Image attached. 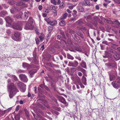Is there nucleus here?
I'll return each mask as SVG.
<instances>
[{"instance_id":"obj_53","label":"nucleus","mask_w":120,"mask_h":120,"mask_svg":"<svg viewBox=\"0 0 120 120\" xmlns=\"http://www.w3.org/2000/svg\"><path fill=\"white\" fill-rule=\"evenodd\" d=\"M79 85L81 88H84L85 86L82 83L80 82L79 83Z\"/></svg>"},{"instance_id":"obj_48","label":"nucleus","mask_w":120,"mask_h":120,"mask_svg":"<svg viewBox=\"0 0 120 120\" xmlns=\"http://www.w3.org/2000/svg\"><path fill=\"white\" fill-rule=\"evenodd\" d=\"M116 3L118 4H120V0H113Z\"/></svg>"},{"instance_id":"obj_30","label":"nucleus","mask_w":120,"mask_h":120,"mask_svg":"<svg viewBox=\"0 0 120 120\" xmlns=\"http://www.w3.org/2000/svg\"><path fill=\"white\" fill-rule=\"evenodd\" d=\"M76 22L77 23L78 25H80L82 24L83 23V22L82 21L81 19H80L77 21Z\"/></svg>"},{"instance_id":"obj_28","label":"nucleus","mask_w":120,"mask_h":120,"mask_svg":"<svg viewBox=\"0 0 120 120\" xmlns=\"http://www.w3.org/2000/svg\"><path fill=\"white\" fill-rule=\"evenodd\" d=\"M68 14L66 13H65L63 15V16L60 18V19H66L67 16Z\"/></svg>"},{"instance_id":"obj_13","label":"nucleus","mask_w":120,"mask_h":120,"mask_svg":"<svg viewBox=\"0 0 120 120\" xmlns=\"http://www.w3.org/2000/svg\"><path fill=\"white\" fill-rule=\"evenodd\" d=\"M59 99L60 101L62 103L64 104H65V105L66 106H67L68 105V104L67 103L63 97H59Z\"/></svg>"},{"instance_id":"obj_23","label":"nucleus","mask_w":120,"mask_h":120,"mask_svg":"<svg viewBox=\"0 0 120 120\" xmlns=\"http://www.w3.org/2000/svg\"><path fill=\"white\" fill-rule=\"evenodd\" d=\"M77 10L79 12H83L84 11V8L82 6H79L77 8Z\"/></svg>"},{"instance_id":"obj_54","label":"nucleus","mask_w":120,"mask_h":120,"mask_svg":"<svg viewBox=\"0 0 120 120\" xmlns=\"http://www.w3.org/2000/svg\"><path fill=\"white\" fill-rule=\"evenodd\" d=\"M76 79L77 80L78 82L79 83H80V79L77 76L76 78Z\"/></svg>"},{"instance_id":"obj_56","label":"nucleus","mask_w":120,"mask_h":120,"mask_svg":"<svg viewBox=\"0 0 120 120\" xmlns=\"http://www.w3.org/2000/svg\"><path fill=\"white\" fill-rule=\"evenodd\" d=\"M77 68L78 69V70L79 71H81L82 69V68H81L79 66H78L77 67Z\"/></svg>"},{"instance_id":"obj_51","label":"nucleus","mask_w":120,"mask_h":120,"mask_svg":"<svg viewBox=\"0 0 120 120\" xmlns=\"http://www.w3.org/2000/svg\"><path fill=\"white\" fill-rule=\"evenodd\" d=\"M21 15L19 14H18L16 15V18L18 19L21 18Z\"/></svg>"},{"instance_id":"obj_43","label":"nucleus","mask_w":120,"mask_h":120,"mask_svg":"<svg viewBox=\"0 0 120 120\" xmlns=\"http://www.w3.org/2000/svg\"><path fill=\"white\" fill-rule=\"evenodd\" d=\"M49 8H47L45 9L44 10V12L47 13H48L49 12Z\"/></svg>"},{"instance_id":"obj_21","label":"nucleus","mask_w":120,"mask_h":120,"mask_svg":"<svg viewBox=\"0 0 120 120\" xmlns=\"http://www.w3.org/2000/svg\"><path fill=\"white\" fill-rule=\"evenodd\" d=\"M37 70L36 69H34L30 71L29 72L31 77H32L33 75L35 73Z\"/></svg>"},{"instance_id":"obj_15","label":"nucleus","mask_w":120,"mask_h":120,"mask_svg":"<svg viewBox=\"0 0 120 120\" xmlns=\"http://www.w3.org/2000/svg\"><path fill=\"white\" fill-rule=\"evenodd\" d=\"M57 24V21L55 20H53L52 21H51L49 24L52 26H55Z\"/></svg>"},{"instance_id":"obj_49","label":"nucleus","mask_w":120,"mask_h":120,"mask_svg":"<svg viewBox=\"0 0 120 120\" xmlns=\"http://www.w3.org/2000/svg\"><path fill=\"white\" fill-rule=\"evenodd\" d=\"M53 15L54 16H56L57 15V12L56 11H54L53 12Z\"/></svg>"},{"instance_id":"obj_63","label":"nucleus","mask_w":120,"mask_h":120,"mask_svg":"<svg viewBox=\"0 0 120 120\" xmlns=\"http://www.w3.org/2000/svg\"><path fill=\"white\" fill-rule=\"evenodd\" d=\"M3 22L2 19L0 18V24L2 25L3 24Z\"/></svg>"},{"instance_id":"obj_31","label":"nucleus","mask_w":120,"mask_h":120,"mask_svg":"<svg viewBox=\"0 0 120 120\" xmlns=\"http://www.w3.org/2000/svg\"><path fill=\"white\" fill-rule=\"evenodd\" d=\"M67 58L68 59L72 60H73L74 59V57L69 54H68L67 55Z\"/></svg>"},{"instance_id":"obj_8","label":"nucleus","mask_w":120,"mask_h":120,"mask_svg":"<svg viewBox=\"0 0 120 120\" xmlns=\"http://www.w3.org/2000/svg\"><path fill=\"white\" fill-rule=\"evenodd\" d=\"M7 23L6 26L7 27H10L11 25V23L12 22V20L9 16H8L5 18Z\"/></svg>"},{"instance_id":"obj_24","label":"nucleus","mask_w":120,"mask_h":120,"mask_svg":"<svg viewBox=\"0 0 120 120\" xmlns=\"http://www.w3.org/2000/svg\"><path fill=\"white\" fill-rule=\"evenodd\" d=\"M65 22L64 20H62L59 23V25L61 26H64L65 25Z\"/></svg>"},{"instance_id":"obj_41","label":"nucleus","mask_w":120,"mask_h":120,"mask_svg":"<svg viewBox=\"0 0 120 120\" xmlns=\"http://www.w3.org/2000/svg\"><path fill=\"white\" fill-rule=\"evenodd\" d=\"M51 2L54 5H56V0H51Z\"/></svg>"},{"instance_id":"obj_26","label":"nucleus","mask_w":120,"mask_h":120,"mask_svg":"<svg viewBox=\"0 0 120 120\" xmlns=\"http://www.w3.org/2000/svg\"><path fill=\"white\" fill-rule=\"evenodd\" d=\"M7 14L6 11H2L0 12V16H2Z\"/></svg>"},{"instance_id":"obj_47","label":"nucleus","mask_w":120,"mask_h":120,"mask_svg":"<svg viewBox=\"0 0 120 120\" xmlns=\"http://www.w3.org/2000/svg\"><path fill=\"white\" fill-rule=\"evenodd\" d=\"M76 70V68H72L71 69V72H75Z\"/></svg>"},{"instance_id":"obj_2","label":"nucleus","mask_w":120,"mask_h":120,"mask_svg":"<svg viewBox=\"0 0 120 120\" xmlns=\"http://www.w3.org/2000/svg\"><path fill=\"white\" fill-rule=\"evenodd\" d=\"M17 85L20 88V90L24 92L26 90V85L22 82L18 81L16 82Z\"/></svg>"},{"instance_id":"obj_50","label":"nucleus","mask_w":120,"mask_h":120,"mask_svg":"<svg viewBox=\"0 0 120 120\" xmlns=\"http://www.w3.org/2000/svg\"><path fill=\"white\" fill-rule=\"evenodd\" d=\"M52 30V28L51 27H48V30L49 32H51Z\"/></svg>"},{"instance_id":"obj_6","label":"nucleus","mask_w":120,"mask_h":120,"mask_svg":"<svg viewBox=\"0 0 120 120\" xmlns=\"http://www.w3.org/2000/svg\"><path fill=\"white\" fill-rule=\"evenodd\" d=\"M22 65L24 68H27L28 69L32 68H37L38 69L39 68V67L38 66H36L33 65H30L28 64L25 63H23Z\"/></svg>"},{"instance_id":"obj_52","label":"nucleus","mask_w":120,"mask_h":120,"mask_svg":"<svg viewBox=\"0 0 120 120\" xmlns=\"http://www.w3.org/2000/svg\"><path fill=\"white\" fill-rule=\"evenodd\" d=\"M61 1L60 0H57V2L56 1V5L57 4L59 5L61 3Z\"/></svg>"},{"instance_id":"obj_29","label":"nucleus","mask_w":120,"mask_h":120,"mask_svg":"<svg viewBox=\"0 0 120 120\" xmlns=\"http://www.w3.org/2000/svg\"><path fill=\"white\" fill-rule=\"evenodd\" d=\"M24 18L25 19H26L28 18V13L26 12H25L24 13Z\"/></svg>"},{"instance_id":"obj_57","label":"nucleus","mask_w":120,"mask_h":120,"mask_svg":"<svg viewBox=\"0 0 120 120\" xmlns=\"http://www.w3.org/2000/svg\"><path fill=\"white\" fill-rule=\"evenodd\" d=\"M42 5H40L38 6V9L40 10H41L42 9Z\"/></svg>"},{"instance_id":"obj_42","label":"nucleus","mask_w":120,"mask_h":120,"mask_svg":"<svg viewBox=\"0 0 120 120\" xmlns=\"http://www.w3.org/2000/svg\"><path fill=\"white\" fill-rule=\"evenodd\" d=\"M6 32L8 35L10 34L11 33V31L10 29L7 30Z\"/></svg>"},{"instance_id":"obj_3","label":"nucleus","mask_w":120,"mask_h":120,"mask_svg":"<svg viewBox=\"0 0 120 120\" xmlns=\"http://www.w3.org/2000/svg\"><path fill=\"white\" fill-rule=\"evenodd\" d=\"M33 21H30L27 22L25 25L24 29L26 30H32L34 28L33 25Z\"/></svg>"},{"instance_id":"obj_34","label":"nucleus","mask_w":120,"mask_h":120,"mask_svg":"<svg viewBox=\"0 0 120 120\" xmlns=\"http://www.w3.org/2000/svg\"><path fill=\"white\" fill-rule=\"evenodd\" d=\"M12 77L15 81H17L18 80V78L15 75H12Z\"/></svg>"},{"instance_id":"obj_27","label":"nucleus","mask_w":120,"mask_h":120,"mask_svg":"<svg viewBox=\"0 0 120 120\" xmlns=\"http://www.w3.org/2000/svg\"><path fill=\"white\" fill-rule=\"evenodd\" d=\"M76 34L80 36L83 39L84 38V36L82 33L81 32H78L76 33Z\"/></svg>"},{"instance_id":"obj_7","label":"nucleus","mask_w":120,"mask_h":120,"mask_svg":"<svg viewBox=\"0 0 120 120\" xmlns=\"http://www.w3.org/2000/svg\"><path fill=\"white\" fill-rule=\"evenodd\" d=\"M112 84L114 88H118L120 86V77H118L114 82H112Z\"/></svg>"},{"instance_id":"obj_9","label":"nucleus","mask_w":120,"mask_h":120,"mask_svg":"<svg viewBox=\"0 0 120 120\" xmlns=\"http://www.w3.org/2000/svg\"><path fill=\"white\" fill-rule=\"evenodd\" d=\"M105 65L108 68H113L117 66L116 63L115 62H109L105 64Z\"/></svg>"},{"instance_id":"obj_58","label":"nucleus","mask_w":120,"mask_h":120,"mask_svg":"<svg viewBox=\"0 0 120 120\" xmlns=\"http://www.w3.org/2000/svg\"><path fill=\"white\" fill-rule=\"evenodd\" d=\"M78 75L79 76H81L82 75V74L81 72H78Z\"/></svg>"},{"instance_id":"obj_22","label":"nucleus","mask_w":120,"mask_h":120,"mask_svg":"<svg viewBox=\"0 0 120 120\" xmlns=\"http://www.w3.org/2000/svg\"><path fill=\"white\" fill-rule=\"evenodd\" d=\"M83 4H84L85 6H90V4L89 1L86 0H84L83 1Z\"/></svg>"},{"instance_id":"obj_12","label":"nucleus","mask_w":120,"mask_h":120,"mask_svg":"<svg viewBox=\"0 0 120 120\" xmlns=\"http://www.w3.org/2000/svg\"><path fill=\"white\" fill-rule=\"evenodd\" d=\"M117 74L116 71H115L114 74H112L110 76V81H112L117 76Z\"/></svg>"},{"instance_id":"obj_33","label":"nucleus","mask_w":120,"mask_h":120,"mask_svg":"<svg viewBox=\"0 0 120 120\" xmlns=\"http://www.w3.org/2000/svg\"><path fill=\"white\" fill-rule=\"evenodd\" d=\"M45 20L49 24L51 21L48 18H46L45 19Z\"/></svg>"},{"instance_id":"obj_62","label":"nucleus","mask_w":120,"mask_h":120,"mask_svg":"<svg viewBox=\"0 0 120 120\" xmlns=\"http://www.w3.org/2000/svg\"><path fill=\"white\" fill-rule=\"evenodd\" d=\"M75 58L76 59H78L79 61H81V58L79 57H76Z\"/></svg>"},{"instance_id":"obj_1","label":"nucleus","mask_w":120,"mask_h":120,"mask_svg":"<svg viewBox=\"0 0 120 120\" xmlns=\"http://www.w3.org/2000/svg\"><path fill=\"white\" fill-rule=\"evenodd\" d=\"M7 86L9 97L11 98L18 91L13 83H8Z\"/></svg>"},{"instance_id":"obj_64","label":"nucleus","mask_w":120,"mask_h":120,"mask_svg":"<svg viewBox=\"0 0 120 120\" xmlns=\"http://www.w3.org/2000/svg\"><path fill=\"white\" fill-rule=\"evenodd\" d=\"M57 38L58 39H60L61 38V35H58L57 36Z\"/></svg>"},{"instance_id":"obj_4","label":"nucleus","mask_w":120,"mask_h":120,"mask_svg":"<svg viewBox=\"0 0 120 120\" xmlns=\"http://www.w3.org/2000/svg\"><path fill=\"white\" fill-rule=\"evenodd\" d=\"M12 38L14 41H19L21 38L20 33L18 32H15L14 35L12 36Z\"/></svg>"},{"instance_id":"obj_25","label":"nucleus","mask_w":120,"mask_h":120,"mask_svg":"<svg viewBox=\"0 0 120 120\" xmlns=\"http://www.w3.org/2000/svg\"><path fill=\"white\" fill-rule=\"evenodd\" d=\"M82 80L83 84L84 85H86V78L84 76H83L82 77Z\"/></svg>"},{"instance_id":"obj_40","label":"nucleus","mask_w":120,"mask_h":120,"mask_svg":"<svg viewBox=\"0 0 120 120\" xmlns=\"http://www.w3.org/2000/svg\"><path fill=\"white\" fill-rule=\"evenodd\" d=\"M76 20V18L75 17L74 18H71L70 19V21L73 22L74 21Z\"/></svg>"},{"instance_id":"obj_10","label":"nucleus","mask_w":120,"mask_h":120,"mask_svg":"<svg viewBox=\"0 0 120 120\" xmlns=\"http://www.w3.org/2000/svg\"><path fill=\"white\" fill-rule=\"evenodd\" d=\"M19 77L20 79L23 82H26L28 81L26 76L24 74H20L19 75Z\"/></svg>"},{"instance_id":"obj_20","label":"nucleus","mask_w":120,"mask_h":120,"mask_svg":"<svg viewBox=\"0 0 120 120\" xmlns=\"http://www.w3.org/2000/svg\"><path fill=\"white\" fill-rule=\"evenodd\" d=\"M34 53H35V52H34L33 53V56L34 57V58L32 62L33 63L34 62L35 64H37L38 61L36 58V56L35 54H34Z\"/></svg>"},{"instance_id":"obj_35","label":"nucleus","mask_w":120,"mask_h":120,"mask_svg":"<svg viewBox=\"0 0 120 120\" xmlns=\"http://www.w3.org/2000/svg\"><path fill=\"white\" fill-rule=\"evenodd\" d=\"M51 35V34L49 32V33L48 34L47 37L46 38V40H47V41H48L49 40V38L50 37Z\"/></svg>"},{"instance_id":"obj_19","label":"nucleus","mask_w":120,"mask_h":120,"mask_svg":"<svg viewBox=\"0 0 120 120\" xmlns=\"http://www.w3.org/2000/svg\"><path fill=\"white\" fill-rule=\"evenodd\" d=\"M10 11L11 13L13 14L18 11V10L16 9V8H13L10 9Z\"/></svg>"},{"instance_id":"obj_37","label":"nucleus","mask_w":120,"mask_h":120,"mask_svg":"<svg viewBox=\"0 0 120 120\" xmlns=\"http://www.w3.org/2000/svg\"><path fill=\"white\" fill-rule=\"evenodd\" d=\"M19 115H17L15 117V120H19Z\"/></svg>"},{"instance_id":"obj_59","label":"nucleus","mask_w":120,"mask_h":120,"mask_svg":"<svg viewBox=\"0 0 120 120\" xmlns=\"http://www.w3.org/2000/svg\"><path fill=\"white\" fill-rule=\"evenodd\" d=\"M44 88L47 90L48 91L49 90V89L46 86H45Z\"/></svg>"},{"instance_id":"obj_17","label":"nucleus","mask_w":120,"mask_h":120,"mask_svg":"<svg viewBox=\"0 0 120 120\" xmlns=\"http://www.w3.org/2000/svg\"><path fill=\"white\" fill-rule=\"evenodd\" d=\"M80 65L83 68H86V63L83 60H82V62L80 64Z\"/></svg>"},{"instance_id":"obj_45","label":"nucleus","mask_w":120,"mask_h":120,"mask_svg":"<svg viewBox=\"0 0 120 120\" xmlns=\"http://www.w3.org/2000/svg\"><path fill=\"white\" fill-rule=\"evenodd\" d=\"M39 38L40 39V40L42 41L44 39V37L43 36H42L40 35L39 37Z\"/></svg>"},{"instance_id":"obj_60","label":"nucleus","mask_w":120,"mask_h":120,"mask_svg":"<svg viewBox=\"0 0 120 120\" xmlns=\"http://www.w3.org/2000/svg\"><path fill=\"white\" fill-rule=\"evenodd\" d=\"M19 105H18L16 107V110L18 111L19 109Z\"/></svg>"},{"instance_id":"obj_18","label":"nucleus","mask_w":120,"mask_h":120,"mask_svg":"<svg viewBox=\"0 0 120 120\" xmlns=\"http://www.w3.org/2000/svg\"><path fill=\"white\" fill-rule=\"evenodd\" d=\"M60 43L58 41H56V43H55L54 45V47L57 49H60V47L59 45Z\"/></svg>"},{"instance_id":"obj_39","label":"nucleus","mask_w":120,"mask_h":120,"mask_svg":"<svg viewBox=\"0 0 120 120\" xmlns=\"http://www.w3.org/2000/svg\"><path fill=\"white\" fill-rule=\"evenodd\" d=\"M43 43L41 44L39 46V47H41V48H42V50H43L45 49V47L44 46V45L43 44Z\"/></svg>"},{"instance_id":"obj_5","label":"nucleus","mask_w":120,"mask_h":120,"mask_svg":"<svg viewBox=\"0 0 120 120\" xmlns=\"http://www.w3.org/2000/svg\"><path fill=\"white\" fill-rule=\"evenodd\" d=\"M12 28L16 30H22V24L21 23H14L12 26Z\"/></svg>"},{"instance_id":"obj_38","label":"nucleus","mask_w":120,"mask_h":120,"mask_svg":"<svg viewBox=\"0 0 120 120\" xmlns=\"http://www.w3.org/2000/svg\"><path fill=\"white\" fill-rule=\"evenodd\" d=\"M17 73H25V71L22 70H21L20 69H19L17 71Z\"/></svg>"},{"instance_id":"obj_16","label":"nucleus","mask_w":120,"mask_h":120,"mask_svg":"<svg viewBox=\"0 0 120 120\" xmlns=\"http://www.w3.org/2000/svg\"><path fill=\"white\" fill-rule=\"evenodd\" d=\"M120 53H118L114 55L113 57L116 60H118L120 59Z\"/></svg>"},{"instance_id":"obj_36","label":"nucleus","mask_w":120,"mask_h":120,"mask_svg":"<svg viewBox=\"0 0 120 120\" xmlns=\"http://www.w3.org/2000/svg\"><path fill=\"white\" fill-rule=\"evenodd\" d=\"M8 3L11 5L15 3V2L13 0H9L8 1Z\"/></svg>"},{"instance_id":"obj_44","label":"nucleus","mask_w":120,"mask_h":120,"mask_svg":"<svg viewBox=\"0 0 120 120\" xmlns=\"http://www.w3.org/2000/svg\"><path fill=\"white\" fill-rule=\"evenodd\" d=\"M54 50L52 48H51L49 49V52L50 53H54Z\"/></svg>"},{"instance_id":"obj_61","label":"nucleus","mask_w":120,"mask_h":120,"mask_svg":"<svg viewBox=\"0 0 120 120\" xmlns=\"http://www.w3.org/2000/svg\"><path fill=\"white\" fill-rule=\"evenodd\" d=\"M45 86L44 84H41L39 86L42 88H43L44 87V86Z\"/></svg>"},{"instance_id":"obj_32","label":"nucleus","mask_w":120,"mask_h":120,"mask_svg":"<svg viewBox=\"0 0 120 120\" xmlns=\"http://www.w3.org/2000/svg\"><path fill=\"white\" fill-rule=\"evenodd\" d=\"M51 7L52 9L54 10V11H56V9L57 8V7L53 5H51Z\"/></svg>"},{"instance_id":"obj_55","label":"nucleus","mask_w":120,"mask_h":120,"mask_svg":"<svg viewBox=\"0 0 120 120\" xmlns=\"http://www.w3.org/2000/svg\"><path fill=\"white\" fill-rule=\"evenodd\" d=\"M81 71L83 73V74H85L86 73V71L85 69H84L82 68Z\"/></svg>"},{"instance_id":"obj_46","label":"nucleus","mask_w":120,"mask_h":120,"mask_svg":"<svg viewBox=\"0 0 120 120\" xmlns=\"http://www.w3.org/2000/svg\"><path fill=\"white\" fill-rule=\"evenodd\" d=\"M35 40L36 44H39V39L38 38H35Z\"/></svg>"},{"instance_id":"obj_14","label":"nucleus","mask_w":120,"mask_h":120,"mask_svg":"<svg viewBox=\"0 0 120 120\" xmlns=\"http://www.w3.org/2000/svg\"><path fill=\"white\" fill-rule=\"evenodd\" d=\"M75 49L77 51L80 52H82V50L78 44L75 45Z\"/></svg>"},{"instance_id":"obj_11","label":"nucleus","mask_w":120,"mask_h":120,"mask_svg":"<svg viewBox=\"0 0 120 120\" xmlns=\"http://www.w3.org/2000/svg\"><path fill=\"white\" fill-rule=\"evenodd\" d=\"M78 64V62L76 61H74V62H69V66H72L75 67H76Z\"/></svg>"}]
</instances>
